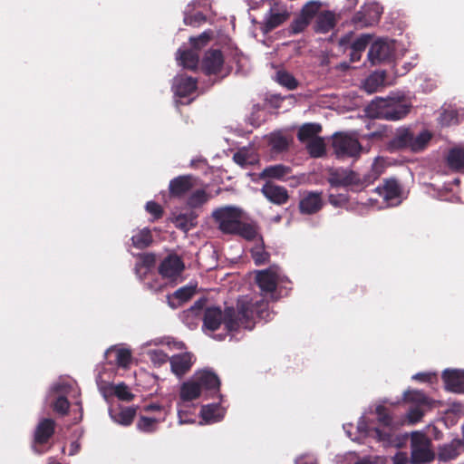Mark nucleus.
<instances>
[{
	"mask_svg": "<svg viewBox=\"0 0 464 464\" xmlns=\"http://www.w3.org/2000/svg\"><path fill=\"white\" fill-rule=\"evenodd\" d=\"M447 162L450 169L459 170L464 168V148H453L450 150Z\"/></svg>",
	"mask_w": 464,
	"mask_h": 464,
	"instance_id": "c9c22d12",
	"label": "nucleus"
},
{
	"mask_svg": "<svg viewBox=\"0 0 464 464\" xmlns=\"http://www.w3.org/2000/svg\"><path fill=\"white\" fill-rule=\"evenodd\" d=\"M207 299L202 297L197 300L194 304L186 311L187 316H198L206 305Z\"/></svg>",
	"mask_w": 464,
	"mask_h": 464,
	"instance_id": "13d9d810",
	"label": "nucleus"
},
{
	"mask_svg": "<svg viewBox=\"0 0 464 464\" xmlns=\"http://www.w3.org/2000/svg\"><path fill=\"white\" fill-rule=\"evenodd\" d=\"M112 390L113 394L121 401H130L134 398V395L130 392L129 387L124 382L114 385Z\"/></svg>",
	"mask_w": 464,
	"mask_h": 464,
	"instance_id": "de8ad7c7",
	"label": "nucleus"
},
{
	"mask_svg": "<svg viewBox=\"0 0 464 464\" xmlns=\"http://www.w3.org/2000/svg\"><path fill=\"white\" fill-rule=\"evenodd\" d=\"M370 42V36L369 35H362L358 39H356L354 42L352 43L350 49L351 51H353L355 53H362L363 52Z\"/></svg>",
	"mask_w": 464,
	"mask_h": 464,
	"instance_id": "4d7b16f0",
	"label": "nucleus"
},
{
	"mask_svg": "<svg viewBox=\"0 0 464 464\" xmlns=\"http://www.w3.org/2000/svg\"><path fill=\"white\" fill-rule=\"evenodd\" d=\"M384 80L385 75L383 72L372 73L365 80L363 83L364 90L369 93L375 92L380 87L383 86Z\"/></svg>",
	"mask_w": 464,
	"mask_h": 464,
	"instance_id": "58836bf2",
	"label": "nucleus"
},
{
	"mask_svg": "<svg viewBox=\"0 0 464 464\" xmlns=\"http://www.w3.org/2000/svg\"><path fill=\"white\" fill-rule=\"evenodd\" d=\"M309 24V21L302 17L299 20H295L292 24V29L295 33L302 32Z\"/></svg>",
	"mask_w": 464,
	"mask_h": 464,
	"instance_id": "e2e57ef3",
	"label": "nucleus"
},
{
	"mask_svg": "<svg viewBox=\"0 0 464 464\" xmlns=\"http://www.w3.org/2000/svg\"><path fill=\"white\" fill-rule=\"evenodd\" d=\"M442 123L447 125L458 123V120L456 118V111H445L442 117Z\"/></svg>",
	"mask_w": 464,
	"mask_h": 464,
	"instance_id": "680f3d73",
	"label": "nucleus"
},
{
	"mask_svg": "<svg viewBox=\"0 0 464 464\" xmlns=\"http://www.w3.org/2000/svg\"><path fill=\"white\" fill-rule=\"evenodd\" d=\"M51 408L58 415L65 416L69 412L70 402L65 396L60 395L51 403Z\"/></svg>",
	"mask_w": 464,
	"mask_h": 464,
	"instance_id": "c03bdc74",
	"label": "nucleus"
},
{
	"mask_svg": "<svg viewBox=\"0 0 464 464\" xmlns=\"http://www.w3.org/2000/svg\"><path fill=\"white\" fill-rule=\"evenodd\" d=\"M56 430V422L51 418H43L39 420L33 434L31 449L34 453L42 455L47 452L52 445L51 439L53 437Z\"/></svg>",
	"mask_w": 464,
	"mask_h": 464,
	"instance_id": "39448f33",
	"label": "nucleus"
},
{
	"mask_svg": "<svg viewBox=\"0 0 464 464\" xmlns=\"http://www.w3.org/2000/svg\"><path fill=\"white\" fill-rule=\"evenodd\" d=\"M321 131L322 126L319 123H304L298 130L297 139L301 142H309L313 139L317 138Z\"/></svg>",
	"mask_w": 464,
	"mask_h": 464,
	"instance_id": "c756f323",
	"label": "nucleus"
},
{
	"mask_svg": "<svg viewBox=\"0 0 464 464\" xmlns=\"http://www.w3.org/2000/svg\"><path fill=\"white\" fill-rule=\"evenodd\" d=\"M233 160L237 165L243 168L253 165L256 161V158L246 149L237 151L233 155Z\"/></svg>",
	"mask_w": 464,
	"mask_h": 464,
	"instance_id": "79ce46f5",
	"label": "nucleus"
},
{
	"mask_svg": "<svg viewBox=\"0 0 464 464\" xmlns=\"http://www.w3.org/2000/svg\"><path fill=\"white\" fill-rule=\"evenodd\" d=\"M178 59L180 61V64L189 70H195L199 63V56L198 52L193 49H186L178 51Z\"/></svg>",
	"mask_w": 464,
	"mask_h": 464,
	"instance_id": "cd10ccee",
	"label": "nucleus"
},
{
	"mask_svg": "<svg viewBox=\"0 0 464 464\" xmlns=\"http://www.w3.org/2000/svg\"><path fill=\"white\" fill-rule=\"evenodd\" d=\"M307 150L314 158H319L325 152V144L322 138L317 137L313 139L307 144Z\"/></svg>",
	"mask_w": 464,
	"mask_h": 464,
	"instance_id": "37998d69",
	"label": "nucleus"
},
{
	"mask_svg": "<svg viewBox=\"0 0 464 464\" xmlns=\"http://www.w3.org/2000/svg\"><path fill=\"white\" fill-rule=\"evenodd\" d=\"M432 138L433 133L429 130L417 131L411 126H401L395 130L392 137L386 142L385 149L390 153H420L428 148Z\"/></svg>",
	"mask_w": 464,
	"mask_h": 464,
	"instance_id": "7ed1b4c3",
	"label": "nucleus"
},
{
	"mask_svg": "<svg viewBox=\"0 0 464 464\" xmlns=\"http://www.w3.org/2000/svg\"><path fill=\"white\" fill-rule=\"evenodd\" d=\"M322 194L317 191L304 192L299 201V211L304 215H313L320 211L324 205Z\"/></svg>",
	"mask_w": 464,
	"mask_h": 464,
	"instance_id": "4468645a",
	"label": "nucleus"
},
{
	"mask_svg": "<svg viewBox=\"0 0 464 464\" xmlns=\"http://www.w3.org/2000/svg\"><path fill=\"white\" fill-rule=\"evenodd\" d=\"M256 282L262 295L273 294L277 287L276 275L270 270L259 271L256 274Z\"/></svg>",
	"mask_w": 464,
	"mask_h": 464,
	"instance_id": "aec40b11",
	"label": "nucleus"
},
{
	"mask_svg": "<svg viewBox=\"0 0 464 464\" xmlns=\"http://www.w3.org/2000/svg\"><path fill=\"white\" fill-rule=\"evenodd\" d=\"M376 192L388 205H394L393 201L401 197V188L399 182L394 179H387L382 186L376 188Z\"/></svg>",
	"mask_w": 464,
	"mask_h": 464,
	"instance_id": "f3484780",
	"label": "nucleus"
},
{
	"mask_svg": "<svg viewBox=\"0 0 464 464\" xmlns=\"http://www.w3.org/2000/svg\"><path fill=\"white\" fill-rule=\"evenodd\" d=\"M219 411L218 404L211 403L203 405L200 410L201 417L207 421L218 420L217 412Z\"/></svg>",
	"mask_w": 464,
	"mask_h": 464,
	"instance_id": "8fccbe9b",
	"label": "nucleus"
},
{
	"mask_svg": "<svg viewBox=\"0 0 464 464\" xmlns=\"http://www.w3.org/2000/svg\"><path fill=\"white\" fill-rule=\"evenodd\" d=\"M334 25L335 18L334 14L330 11H326L317 17L315 29L320 33H328L334 27Z\"/></svg>",
	"mask_w": 464,
	"mask_h": 464,
	"instance_id": "72a5a7b5",
	"label": "nucleus"
},
{
	"mask_svg": "<svg viewBox=\"0 0 464 464\" xmlns=\"http://www.w3.org/2000/svg\"><path fill=\"white\" fill-rule=\"evenodd\" d=\"M379 423L384 428H389L392 424V417L389 410L383 405H378L375 409Z\"/></svg>",
	"mask_w": 464,
	"mask_h": 464,
	"instance_id": "09e8293b",
	"label": "nucleus"
},
{
	"mask_svg": "<svg viewBox=\"0 0 464 464\" xmlns=\"http://www.w3.org/2000/svg\"><path fill=\"white\" fill-rule=\"evenodd\" d=\"M433 378H435L434 374L423 373V372L417 373L413 376V379L423 382H431Z\"/></svg>",
	"mask_w": 464,
	"mask_h": 464,
	"instance_id": "0e129e2a",
	"label": "nucleus"
},
{
	"mask_svg": "<svg viewBox=\"0 0 464 464\" xmlns=\"http://www.w3.org/2000/svg\"><path fill=\"white\" fill-rule=\"evenodd\" d=\"M198 179L191 175H179L169 181V194L172 198H183L189 191H191L196 184Z\"/></svg>",
	"mask_w": 464,
	"mask_h": 464,
	"instance_id": "9d476101",
	"label": "nucleus"
},
{
	"mask_svg": "<svg viewBox=\"0 0 464 464\" xmlns=\"http://www.w3.org/2000/svg\"><path fill=\"white\" fill-rule=\"evenodd\" d=\"M287 18L288 14L285 12L271 13L266 19L262 29L265 33H269L284 24Z\"/></svg>",
	"mask_w": 464,
	"mask_h": 464,
	"instance_id": "f704fd0d",
	"label": "nucleus"
},
{
	"mask_svg": "<svg viewBox=\"0 0 464 464\" xmlns=\"http://www.w3.org/2000/svg\"><path fill=\"white\" fill-rule=\"evenodd\" d=\"M158 420L155 418L140 416L137 421V429L142 432L152 433L157 430Z\"/></svg>",
	"mask_w": 464,
	"mask_h": 464,
	"instance_id": "a18cd8bd",
	"label": "nucleus"
},
{
	"mask_svg": "<svg viewBox=\"0 0 464 464\" xmlns=\"http://www.w3.org/2000/svg\"><path fill=\"white\" fill-rule=\"evenodd\" d=\"M382 14V8L377 3H369L354 14L352 22L357 28L372 26L377 24Z\"/></svg>",
	"mask_w": 464,
	"mask_h": 464,
	"instance_id": "6e6552de",
	"label": "nucleus"
},
{
	"mask_svg": "<svg viewBox=\"0 0 464 464\" xmlns=\"http://www.w3.org/2000/svg\"><path fill=\"white\" fill-rule=\"evenodd\" d=\"M185 266L182 259L177 255H169L160 263L159 274L164 278L176 279L179 277Z\"/></svg>",
	"mask_w": 464,
	"mask_h": 464,
	"instance_id": "ddd939ff",
	"label": "nucleus"
},
{
	"mask_svg": "<svg viewBox=\"0 0 464 464\" xmlns=\"http://www.w3.org/2000/svg\"><path fill=\"white\" fill-rule=\"evenodd\" d=\"M192 357L193 355L190 353L173 355L169 359L172 372L178 377H182L186 374L193 364Z\"/></svg>",
	"mask_w": 464,
	"mask_h": 464,
	"instance_id": "a211bd4d",
	"label": "nucleus"
},
{
	"mask_svg": "<svg viewBox=\"0 0 464 464\" xmlns=\"http://www.w3.org/2000/svg\"><path fill=\"white\" fill-rule=\"evenodd\" d=\"M198 81L188 75H179L175 79L173 89L177 96L185 98L197 90Z\"/></svg>",
	"mask_w": 464,
	"mask_h": 464,
	"instance_id": "6ab92c4d",
	"label": "nucleus"
},
{
	"mask_svg": "<svg viewBox=\"0 0 464 464\" xmlns=\"http://www.w3.org/2000/svg\"><path fill=\"white\" fill-rule=\"evenodd\" d=\"M150 359L154 365L160 366L166 363L169 359L167 353L161 350H153L150 353Z\"/></svg>",
	"mask_w": 464,
	"mask_h": 464,
	"instance_id": "6e6d98bb",
	"label": "nucleus"
},
{
	"mask_svg": "<svg viewBox=\"0 0 464 464\" xmlns=\"http://www.w3.org/2000/svg\"><path fill=\"white\" fill-rule=\"evenodd\" d=\"M394 48L392 44L380 39L372 44L368 52L370 62L373 64H379L389 61L393 55Z\"/></svg>",
	"mask_w": 464,
	"mask_h": 464,
	"instance_id": "f8f14e48",
	"label": "nucleus"
},
{
	"mask_svg": "<svg viewBox=\"0 0 464 464\" xmlns=\"http://www.w3.org/2000/svg\"><path fill=\"white\" fill-rule=\"evenodd\" d=\"M332 146L337 158H356L362 150L357 139L343 133L334 136Z\"/></svg>",
	"mask_w": 464,
	"mask_h": 464,
	"instance_id": "0eeeda50",
	"label": "nucleus"
},
{
	"mask_svg": "<svg viewBox=\"0 0 464 464\" xmlns=\"http://www.w3.org/2000/svg\"><path fill=\"white\" fill-rule=\"evenodd\" d=\"M210 199V195L203 188L194 190L188 196L186 206L189 210L202 208Z\"/></svg>",
	"mask_w": 464,
	"mask_h": 464,
	"instance_id": "a878e982",
	"label": "nucleus"
},
{
	"mask_svg": "<svg viewBox=\"0 0 464 464\" xmlns=\"http://www.w3.org/2000/svg\"><path fill=\"white\" fill-rule=\"evenodd\" d=\"M411 104L404 100L394 98H377L367 107V113L371 118L387 121H399L408 115Z\"/></svg>",
	"mask_w": 464,
	"mask_h": 464,
	"instance_id": "20e7f679",
	"label": "nucleus"
},
{
	"mask_svg": "<svg viewBox=\"0 0 464 464\" xmlns=\"http://www.w3.org/2000/svg\"><path fill=\"white\" fill-rule=\"evenodd\" d=\"M196 294V285H185L167 296L168 304L171 308H178L190 300Z\"/></svg>",
	"mask_w": 464,
	"mask_h": 464,
	"instance_id": "4be33fe9",
	"label": "nucleus"
},
{
	"mask_svg": "<svg viewBox=\"0 0 464 464\" xmlns=\"http://www.w3.org/2000/svg\"><path fill=\"white\" fill-rule=\"evenodd\" d=\"M261 193L268 201L277 206L285 205L289 199L288 191L285 187L269 181L262 186Z\"/></svg>",
	"mask_w": 464,
	"mask_h": 464,
	"instance_id": "2eb2a0df",
	"label": "nucleus"
},
{
	"mask_svg": "<svg viewBox=\"0 0 464 464\" xmlns=\"http://www.w3.org/2000/svg\"><path fill=\"white\" fill-rule=\"evenodd\" d=\"M136 416V409L133 407H126L119 412L112 415L113 420L123 426H129L132 423Z\"/></svg>",
	"mask_w": 464,
	"mask_h": 464,
	"instance_id": "4c0bfd02",
	"label": "nucleus"
},
{
	"mask_svg": "<svg viewBox=\"0 0 464 464\" xmlns=\"http://www.w3.org/2000/svg\"><path fill=\"white\" fill-rule=\"evenodd\" d=\"M320 8V2L311 1L303 7L301 16L310 21L319 12Z\"/></svg>",
	"mask_w": 464,
	"mask_h": 464,
	"instance_id": "3c124183",
	"label": "nucleus"
},
{
	"mask_svg": "<svg viewBox=\"0 0 464 464\" xmlns=\"http://www.w3.org/2000/svg\"><path fill=\"white\" fill-rule=\"evenodd\" d=\"M327 180L331 187H352L354 190V183L358 181L357 172L343 168L333 169Z\"/></svg>",
	"mask_w": 464,
	"mask_h": 464,
	"instance_id": "9b49d317",
	"label": "nucleus"
},
{
	"mask_svg": "<svg viewBox=\"0 0 464 464\" xmlns=\"http://www.w3.org/2000/svg\"><path fill=\"white\" fill-rule=\"evenodd\" d=\"M225 58L219 49H209L205 52L199 67L206 75H218L224 67Z\"/></svg>",
	"mask_w": 464,
	"mask_h": 464,
	"instance_id": "1a4fd4ad",
	"label": "nucleus"
},
{
	"mask_svg": "<svg viewBox=\"0 0 464 464\" xmlns=\"http://www.w3.org/2000/svg\"><path fill=\"white\" fill-rule=\"evenodd\" d=\"M116 353V363L120 367L126 368L131 362V352L129 349L125 348H111L107 351V353Z\"/></svg>",
	"mask_w": 464,
	"mask_h": 464,
	"instance_id": "a19ab883",
	"label": "nucleus"
},
{
	"mask_svg": "<svg viewBox=\"0 0 464 464\" xmlns=\"http://www.w3.org/2000/svg\"><path fill=\"white\" fill-rule=\"evenodd\" d=\"M461 442L459 440H452L445 444L439 450V459L442 461H448L458 457Z\"/></svg>",
	"mask_w": 464,
	"mask_h": 464,
	"instance_id": "2f4dec72",
	"label": "nucleus"
},
{
	"mask_svg": "<svg viewBox=\"0 0 464 464\" xmlns=\"http://www.w3.org/2000/svg\"><path fill=\"white\" fill-rule=\"evenodd\" d=\"M210 39L211 35L206 32L202 33L197 37H190L189 42L191 44V49L195 50L196 52L199 51L208 44Z\"/></svg>",
	"mask_w": 464,
	"mask_h": 464,
	"instance_id": "603ef678",
	"label": "nucleus"
},
{
	"mask_svg": "<svg viewBox=\"0 0 464 464\" xmlns=\"http://www.w3.org/2000/svg\"><path fill=\"white\" fill-rule=\"evenodd\" d=\"M276 81L278 84L289 91L295 90L299 86V82L295 79V77L284 69L278 70L276 72Z\"/></svg>",
	"mask_w": 464,
	"mask_h": 464,
	"instance_id": "473e14b6",
	"label": "nucleus"
},
{
	"mask_svg": "<svg viewBox=\"0 0 464 464\" xmlns=\"http://www.w3.org/2000/svg\"><path fill=\"white\" fill-rule=\"evenodd\" d=\"M292 173L293 169L290 166L276 164L266 167L260 173V177L285 181L292 177Z\"/></svg>",
	"mask_w": 464,
	"mask_h": 464,
	"instance_id": "412c9836",
	"label": "nucleus"
},
{
	"mask_svg": "<svg viewBox=\"0 0 464 464\" xmlns=\"http://www.w3.org/2000/svg\"><path fill=\"white\" fill-rule=\"evenodd\" d=\"M431 440L424 433L415 431L411 436V461L412 464H426L435 458Z\"/></svg>",
	"mask_w": 464,
	"mask_h": 464,
	"instance_id": "423d86ee",
	"label": "nucleus"
},
{
	"mask_svg": "<svg viewBox=\"0 0 464 464\" xmlns=\"http://www.w3.org/2000/svg\"><path fill=\"white\" fill-rule=\"evenodd\" d=\"M269 254L265 251L264 247L256 248L252 250V257L256 266L265 265L269 260Z\"/></svg>",
	"mask_w": 464,
	"mask_h": 464,
	"instance_id": "5fc2aeb1",
	"label": "nucleus"
},
{
	"mask_svg": "<svg viewBox=\"0 0 464 464\" xmlns=\"http://www.w3.org/2000/svg\"><path fill=\"white\" fill-rule=\"evenodd\" d=\"M328 201L331 205L334 207H342L348 203L349 198L346 194H330L328 197Z\"/></svg>",
	"mask_w": 464,
	"mask_h": 464,
	"instance_id": "bf43d9fd",
	"label": "nucleus"
},
{
	"mask_svg": "<svg viewBox=\"0 0 464 464\" xmlns=\"http://www.w3.org/2000/svg\"><path fill=\"white\" fill-rule=\"evenodd\" d=\"M201 394L200 387L196 381L184 382L180 387L179 398L183 401H192Z\"/></svg>",
	"mask_w": 464,
	"mask_h": 464,
	"instance_id": "c85d7f7f",
	"label": "nucleus"
},
{
	"mask_svg": "<svg viewBox=\"0 0 464 464\" xmlns=\"http://www.w3.org/2000/svg\"><path fill=\"white\" fill-rule=\"evenodd\" d=\"M379 175L380 173L374 168L367 171L362 176L357 173L358 181L354 183V190L358 191L370 186L379 178Z\"/></svg>",
	"mask_w": 464,
	"mask_h": 464,
	"instance_id": "e433bc0d",
	"label": "nucleus"
},
{
	"mask_svg": "<svg viewBox=\"0 0 464 464\" xmlns=\"http://www.w3.org/2000/svg\"><path fill=\"white\" fill-rule=\"evenodd\" d=\"M291 140L281 132L271 133L268 138V145L273 153H281L289 149Z\"/></svg>",
	"mask_w": 464,
	"mask_h": 464,
	"instance_id": "393cba45",
	"label": "nucleus"
},
{
	"mask_svg": "<svg viewBox=\"0 0 464 464\" xmlns=\"http://www.w3.org/2000/svg\"><path fill=\"white\" fill-rule=\"evenodd\" d=\"M153 237L151 231L147 227L139 230L131 237L132 246L138 249L147 248L151 245Z\"/></svg>",
	"mask_w": 464,
	"mask_h": 464,
	"instance_id": "7c9ffc66",
	"label": "nucleus"
},
{
	"mask_svg": "<svg viewBox=\"0 0 464 464\" xmlns=\"http://www.w3.org/2000/svg\"><path fill=\"white\" fill-rule=\"evenodd\" d=\"M156 264V256L152 253L140 254L139 256V262L135 266L136 273H140V269L144 267L146 269L152 268Z\"/></svg>",
	"mask_w": 464,
	"mask_h": 464,
	"instance_id": "49530a36",
	"label": "nucleus"
},
{
	"mask_svg": "<svg viewBox=\"0 0 464 464\" xmlns=\"http://www.w3.org/2000/svg\"><path fill=\"white\" fill-rule=\"evenodd\" d=\"M198 214L195 210H189L175 216L172 219L175 227L183 231H188L198 225Z\"/></svg>",
	"mask_w": 464,
	"mask_h": 464,
	"instance_id": "b1692460",
	"label": "nucleus"
},
{
	"mask_svg": "<svg viewBox=\"0 0 464 464\" xmlns=\"http://www.w3.org/2000/svg\"><path fill=\"white\" fill-rule=\"evenodd\" d=\"M145 208L153 217V220L161 218L164 214L163 208L155 201H148Z\"/></svg>",
	"mask_w": 464,
	"mask_h": 464,
	"instance_id": "864d4df0",
	"label": "nucleus"
},
{
	"mask_svg": "<svg viewBox=\"0 0 464 464\" xmlns=\"http://www.w3.org/2000/svg\"><path fill=\"white\" fill-rule=\"evenodd\" d=\"M81 450V443L78 440H74L70 444V456L76 455Z\"/></svg>",
	"mask_w": 464,
	"mask_h": 464,
	"instance_id": "69168bd1",
	"label": "nucleus"
},
{
	"mask_svg": "<svg viewBox=\"0 0 464 464\" xmlns=\"http://www.w3.org/2000/svg\"><path fill=\"white\" fill-rule=\"evenodd\" d=\"M365 427H362V423L359 424V429L363 430L369 436L377 439L379 441H390L391 440V433L386 430H382L377 427H372L370 425L364 424Z\"/></svg>",
	"mask_w": 464,
	"mask_h": 464,
	"instance_id": "ea45409f",
	"label": "nucleus"
},
{
	"mask_svg": "<svg viewBox=\"0 0 464 464\" xmlns=\"http://www.w3.org/2000/svg\"><path fill=\"white\" fill-rule=\"evenodd\" d=\"M350 56L352 62H357L361 58V53L351 51Z\"/></svg>",
	"mask_w": 464,
	"mask_h": 464,
	"instance_id": "774afa93",
	"label": "nucleus"
},
{
	"mask_svg": "<svg viewBox=\"0 0 464 464\" xmlns=\"http://www.w3.org/2000/svg\"><path fill=\"white\" fill-rule=\"evenodd\" d=\"M200 390L210 391L213 392H219L220 380L218 375L210 371L202 372L197 378Z\"/></svg>",
	"mask_w": 464,
	"mask_h": 464,
	"instance_id": "5701e85b",
	"label": "nucleus"
},
{
	"mask_svg": "<svg viewBox=\"0 0 464 464\" xmlns=\"http://www.w3.org/2000/svg\"><path fill=\"white\" fill-rule=\"evenodd\" d=\"M424 409L420 406H415L410 409L408 412V418L411 422H418L421 420L424 415Z\"/></svg>",
	"mask_w": 464,
	"mask_h": 464,
	"instance_id": "052dcab7",
	"label": "nucleus"
},
{
	"mask_svg": "<svg viewBox=\"0 0 464 464\" xmlns=\"http://www.w3.org/2000/svg\"><path fill=\"white\" fill-rule=\"evenodd\" d=\"M404 400L408 402L416 404L425 409H430L434 401L430 399L424 392L415 390H409L404 392Z\"/></svg>",
	"mask_w": 464,
	"mask_h": 464,
	"instance_id": "bb28decb",
	"label": "nucleus"
},
{
	"mask_svg": "<svg viewBox=\"0 0 464 464\" xmlns=\"http://www.w3.org/2000/svg\"><path fill=\"white\" fill-rule=\"evenodd\" d=\"M161 409V407L159 405V404H155V403H152V404H150V405H147L144 410L146 411H160Z\"/></svg>",
	"mask_w": 464,
	"mask_h": 464,
	"instance_id": "338daca9",
	"label": "nucleus"
},
{
	"mask_svg": "<svg viewBox=\"0 0 464 464\" xmlns=\"http://www.w3.org/2000/svg\"><path fill=\"white\" fill-rule=\"evenodd\" d=\"M259 318L268 315L267 304L256 302L253 304L247 301L239 299L236 307L227 306L224 311L218 306H208L204 309L202 328L211 332L217 331L222 324L228 332H237L240 328L252 330L255 326L254 314Z\"/></svg>",
	"mask_w": 464,
	"mask_h": 464,
	"instance_id": "f257e3e1",
	"label": "nucleus"
},
{
	"mask_svg": "<svg viewBox=\"0 0 464 464\" xmlns=\"http://www.w3.org/2000/svg\"><path fill=\"white\" fill-rule=\"evenodd\" d=\"M211 217L218 225V228L225 235L238 236L247 241H252L259 236L263 242L257 224L254 221H243V211L237 207L218 208L212 212Z\"/></svg>",
	"mask_w": 464,
	"mask_h": 464,
	"instance_id": "f03ea898",
	"label": "nucleus"
},
{
	"mask_svg": "<svg viewBox=\"0 0 464 464\" xmlns=\"http://www.w3.org/2000/svg\"><path fill=\"white\" fill-rule=\"evenodd\" d=\"M441 378L447 391L464 393V370L447 369L442 372Z\"/></svg>",
	"mask_w": 464,
	"mask_h": 464,
	"instance_id": "dca6fc26",
	"label": "nucleus"
}]
</instances>
